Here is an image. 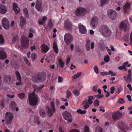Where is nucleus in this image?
<instances>
[{
	"label": "nucleus",
	"instance_id": "nucleus-1",
	"mask_svg": "<svg viewBox=\"0 0 132 132\" xmlns=\"http://www.w3.org/2000/svg\"><path fill=\"white\" fill-rule=\"evenodd\" d=\"M46 73L44 72H39L33 77V81L37 83L42 82L46 79Z\"/></svg>",
	"mask_w": 132,
	"mask_h": 132
},
{
	"label": "nucleus",
	"instance_id": "nucleus-2",
	"mask_svg": "<svg viewBox=\"0 0 132 132\" xmlns=\"http://www.w3.org/2000/svg\"><path fill=\"white\" fill-rule=\"evenodd\" d=\"M36 89H34V92L32 93H30L28 95V99L30 105L32 106H35L38 102V96L35 95V92Z\"/></svg>",
	"mask_w": 132,
	"mask_h": 132
},
{
	"label": "nucleus",
	"instance_id": "nucleus-3",
	"mask_svg": "<svg viewBox=\"0 0 132 132\" xmlns=\"http://www.w3.org/2000/svg\"><path fill=\"white\" fill-rule=\"evenodd\" d=\"M99 31L104 37H108L111 35V32L108 27L106 25H103L100 27Z\"/></svg>",
	"mask_w": 132,
	"mask_h": 132
},
{
	"label": "nucleus",
	"instance_id": "nucleus-4",
	"mask_svg": "<svg viewBox=\"0 0 132 132\" xmlns=\"http://www.w3.org/2000/svg\"><path fill=\"white\" fill-rule=\"evenodd\" d=\"M64 39L66 45H68L72 41L73 39V37L70 33H67L64 36Z\"/></svg>",
	"mask_w": 132,
	"mask_h": 132
},
{
	"label": "nucleus",
	"instance_id": "nucleus-5",
	"mask_svg": "<svg viewBox=\"0 0 132 132\" xmlns=\"http://www.w3.org/2000/svg\"><path fill=\"white\" fill-rule=\"evenodd\" d=\"M107 14L109 16L112 20H114L117 17V13L114 10L109 9L108 11Z\"/></svg>",
	"mask_w": 132,
	"mask_h": 132
},
{
	"label": "nucleus",
	"instance_id": "nucleus-6",
	"mask_svg": "<svg viewBox=\"0 0 132 132\" xmlns=\"http://www.w3.org/2000/svg\"><path fill=\"white\" fill-rule=\"evenodd\" d=\"M5 115L6 120L7 124H10L14 117L13 114L10 112H7L6 113Z\"/></svg>",
	"mask_w": 132,
	"mask_h": 132
},
{
	"label": "nucleus",
	"instance_id": "nucleus-7",
	"mask_svg": "<svg viewBox=\"0 0 132 132\" xmlns=\"http://www.w3.org/2000/svg\"><path fill=\"white\" fill-rule=\"evenodd\" d=\"M29 41L27 38H23L21 39V46L24 49H27L28 47Z\"/></svg>",
	"mask_w": 132,
	"mask_h": 132
},
{
	"label": "nucleus",
	"instance_id": "nucleus-8",
	"mask_svg": "<svg viewBox=\"0 0 132 132\" xmlns=\"http://www.w3.org/2000/svg\"><path fill=\"white\" fill-rule=\"evenodd\" d=\"M98 22V19L96 16L93 17L91 19L90 26L93 29L95 28L97 26Z\"/></svg>",
	"mask_w": 132,
	"mask_h": 132
},
{
	"label": "nucleus",
	"instance_id": "nucleus-9",
	"mask_svg": "<svg viewBox=\"0 0 132 132\" xmlns=\"http://www.w3.org/2000/svg\"><path fill=\"white\" fill-rule=\"evenodd\" d=\"M51 108H49L47 112L50 116H52L55 112V109L54 103L52 102L51 103Z\"/></svg>",
	"mask_w": 132,
	"mask_h": 132
},
{
	"label": "nucleus",
	"instance_id": "nucleus-10",
	"mask_svg": "<svg viewBox=\"0 0 132 132\" xmlns=\"http://www.w3.org/2000/svg\"><path fill=\"white\" fill-rule=\"evenodd\" d=\"M2 23L3 27L5 29H8L10 27L9 23L7 18H3L2 20Z\"/></svg>",
	"mask_w": 132,
	"mask_h": 132
},
{
	"label": "nucleus",
	"instance_id": "nucleus-11",
	"mask_svg": "<svg viewBox=\"0 0 132 132\" xmlns=\"http://www.w3.org/2000/svg\"><path fill=\"white\" fill-rule=\"evenodd\" d=\"M64 26L65 28L69 30H71L72 28V25L69 20L67 19L64 22Z\"/></svg>",
	"mask_w": 132,
	"mask_h": 132
},
{
	"label": "nucleus",
	"instance_id": "nucleus-12",
	"mask_svg": "<svg viewBox=\"0 0 132 132\" xmlns=\"http://www.w3.org/2000/svg\"><path fill=\"white\" fill-rule=\"evenodd\" d=\"M121 113L119 112H114L112 114V119L114 120L120 118Z\"/></svg>",
	"mask_w": 132,
	"mask_h": 132
},
{
	"label": "nucleus",
	"instance_id": "nucleus-13",
	"mask_svg": "<svg viewBox=\"0 0 132 132\" xmlns=\"http://www.w3.org/2000/svg\"><path fill=\"white\" fill-rule=\"evenodd\" d=\"M79 29L80 32L82 34H85L87 32L85 27L81 23L79 25Z\"/></svg>",
	"mask_w": 132,
	"mask_h": 132
},
{
	"label": "nucleus",
	"instance_id": "nucleus-14",
	"mask_svg": "<svg viewBox=\"0 0 132 132\" xmlns=\"http://www.w3.org/2000/svg\"><path fill=\"white\" fill-rule=\"evenodd\" d=\"M63 118L65 120H68L69 118H71V113L67 111H65L63 113Z\"/></svg>",
	"mask_w": 132,
	"mask_h": 132
},
{
	"label": "nucleus",
	"instance_id": "nucleus-15",
	"mask_svg": "<svg viewBox=\"0 0 132 132\" xmlns=\"http://www.w3.org/2000/svg\"><path fill=\"white\" fill-rule=\"evenodd\" d=\"M42 3L39 0H37L36 4V8L39 11H42L43 9L42 7Z\"/></svg>",
	"mask_w": 132,
	"mask_h": 132
},
{
	"label": "nucleus",
	"instance_id": "nucleus-16",
	"mask_svg": "<svg viewBox=\"0 0 132 132\" xmlns=\"http://www.w3.org/2000/svg\"><path fill=\"white\" fill-rule=\"evenodd\" d=\"M130 3L127 2L124 5L123 7V9L125 13H127L128 11L130 9Z\"/></svg>",
	"mask_w": 132,
	"mask_h": 132
},
{
	"label": "nucleus",
	"instance_id": "nucleus-17",
	"mask_svg": "<svg viewBox=\"0 0 132 132\" xmlns=\"http://www.w3.org/2000/svg\"><path fill=\"white\" fill-rule=\"evenodd\" d=\"M42 51L45 53H47L50 49L48 46L45 44H43L41 47Z\"/></svg>",
	"mask_w": 132,
	"mask_h": 132
},
{
	"label": "nucleus",
	"instance_id": "nucleus-18",
	"mask_svg": "<svg viewBox=\"0 0 132 132\" xmlns=\"http://www.w3.org/2000/svg\"><path fill=\"white\" fill-rule=\"evenodd\" d=\"M85 10L82 7H79L77 9L76 11V14L77 16H79L85 12Z\"/></svg>",
	"mask_w": 132,
	"mask_h": 132
},
{
	"label": "nucleus",
	"instance_id": "nucleus-19",
	"mask_svg": "<svg viewBox=\"0 0 132 132\" xmlns=\"http://www.w3.org/2000/svg\"><path fill=\"white\" fill-rule=\"evenodd\" d=\"M126 65H127V67H129L131 66V64L130 63H129V62L128 61H126L124 63L122 66L119 67L118 69L120 70L125 69L126 68Z\"/></svg>",
	"mask_w": 132,
	"mask_h": 132
},
{
	"label": "nucleus",
	"instance_id": "nucleus-20",
	"mask_svg": "<svg viewBox=\"0 0 132 132\" xmlns=\"http://www.w3.org/2000/svg\"><path fill=\"white\" fill-rule=\"evenodd\" d=\"M7 11V7L5 6L2 5L0 6V13L2 14H5Z\"/></svg>",
	"mask_w": 132,
	"mask_h": 132
},
{
	"label": "nucleus",
	"instance_id": "nucleus-21",
	"mask_svg": "<svg viewBox=\"0 0 132 132\" xmlns=\"http://www.w3.org/2000/svg\"><path fill=\"white\" fill-rule=\"evenodd\" d=\"M13 10L16 14L19 13L20 12V9L18 6L15 3H13Z\"/></svg>",
	"mask_w": 132,
	"mask_h": 132
},
{
	"label": "nucleus",
	"instance_id": "nucleus-22",
	"mask_svg": "<svg viewBox=\"0 0 132 132\" xmlns=\"http://www.w3.org/2000/svg\"><path fill=\"white\" fill-rule=\"evenodd\" d=\"M7 58V55L5 52L3 51L0 50V59H4Z\"/></svg>",
	"mask_w": 132,
	"mask_h": 132
},
{
	"label": "nucleus",
	"instance_id": "nucleus-23",
	"mask_svg": "<svg viewBox=\"0 0 132 132\" xmlns=\"http://www.w3.org/2000/svg\"><path fill=\"white\" fill-rule=\"evenodd\" d=\"M120 28L121 29H123L124 31H126L127 26L126 24L124 23L123 22H121L119 26Z\"/></svg>",
	"mask_w": 132,
	"mask_h": 132
},
{
	"label": "nucleus",
	"instance_id": "nucleus-24",
	"mask_svg": "<svg viewBox=\"0 0 132 132\" xmlns=\"http://www.w3.org/2000/svg\"><path fill=\"white\" fill-rule=\"evenodd\" d=\"M53 48L56 54L59 52V49L57 43L54 42L53 44Z\"/></svg>",
	"mask_w": 132,
	"mask_h": 132
},
{
	"label": "nucleus",
	"instance_id": "nucleus-25",
	"mask_svg": "<svg viewBox=\"0 0 132 132\" xmlns=\"http://www.w3.org/2000/svg\"><path fill=\"white\" fill-rule=\"evenodd\" d=\"M26 20L25 18L23 16L21 17L20 19V26L22 27L25 24Z\"/></svg>",
	"mask_w": 132,
	"mask_h": 132
},
{
	"label": "nucleus",
	"instance_id": "nucleus-26",
	"mask_svg": "<svg viewBox=\"0 0 132 132\" xmlns=\"http://www.w3.org/2000/svg\"><path fill=\"white\" fill-rule=\"evenodd\" d=\"M88 99L87 101L89 105L92 104L93 102L92 100H93L95 99V97L92 96H89L88 97Z\"/></svg>",
	"mask_w": 132,
	"mask_h": 132
},
{
	"label": "nucleus",
	"instance_id": "nucleus-27",
	"mask_svg": "<svg viewBox=\"0 0 132 132\" xmlns=\"http://www.w3.org/2000/svg\"><path fill=\"white\" fill-rule=\"evenodd\" d=\"M15 73L16 75V77L17 80L21 82L22 81V79L21 76V75L19 72L16 71H15Z\"/></svg>",
	"mask_w": 132,
	"mask_h": 132
},
{
	"label": "nucleus",
	"instance_id": "nucleus-28",
	"mask_svg": "<svg viewBox=\"0 0 132 132\" xmlns=\"http://www.w3.org/2000/svg\"><path fill=\"white\" fill-rule=\"evenodd\" d=\"M16 104L14 101H12L10 104V107L11 109L12 110L15 109V107L16 106Z\"/></svg>",
	"mask_w": 132,
	"mask_h": 132
},
{
	"label": "nucleus",
	"instance_id": "nucleus-29",
	"mask_svg": "<svg viewBox=\"0 0 132 132\" xmlns=\"http://www.w3.org/2000/svg\"><path fill=\"white\" fill-rule=\"evenodd\" d=\"M132 78L131 76V74H128L127 78L125 79V81L127 82H130L132 80Z\"/></svg>",
	"mask_w": 132,
	"mask_h": 132
},
{
	"label": "nucleus",
	"instance_id": "nucleus-30",
	"mask_svg": "<svg viewBox=\"0 0 132 132\" xmlns=\"http://www.w3.org/2000/svg\"><path fill=\"white\" fill-rule=\"evenodd\" d=\"M24 16L27 18H29V16L28 13V10L27 8H25L23 9Z\"/></svg>",
	"mask_w": 132,
	"mask_h": 132
},
{
	"label": "nucleus",
	"instance_id": "nucleus-31",
	"mask_svg": "<svg viewBox=\"0 0 132 132\" xmlns=\"http://www.w3.org/2000/svg\"><path fill=\"white\" fill-rule=\"evenodd\" d=\"M85 46L86 50L88 51L90 50V41L88 40L87 41L85 44Z\"/></svg>",
	"mask_w": 132,
	"mask_h": 132
},
{
	"label": "nucleus",
	"instance_id": "nucleus-32",
	"mask_svg": "<svg viewBox=\"0 0 132 132\" xmlns=\"http://www.w3.org/2000/svg\"><path fill=\"white\" fill-rule=\"evenodd\" d=\"M81 72H78L77 74L75 75L72 76V78L74 79H75L79 77L81 74Z\"/></svg>",
	"mask_w": 132,
	"mask_h": 132
},
{
	"label": "nucleus",
	"instance_id": "nucleus-33",
	"mask_svg": "<svg viewBox=\"0 0 132 132\" xmlns=\"http://www.w3.org/2000/svg\"><path fill=\"white\" fill-rule=\"evenodd\" d=\"M34 122L38 125H39L40 123V121L38 117H35L34 119Z\"/></svg>",
	"mask_w": 132,
	"mask_h": 132
},
{
	"label": "nucleus",
	"instance_id": "nucleus-34",
	"mask_svg": "<svg viewBox=\"0 0 132 132\" xmlns=\"http://www.w3.org/2000/svg\"><path fill=\"white\" fill-rule=\"evenodd\" d=\"M25 95L23 93H19L18 94V96L19 98L21 99H22L24 98Z\"/></svg>",
	"mask_w": 132,
	"mask_h": 132
},
{
	"label": "nucleus",
	"instance_id": "nucleus-35",
	"mask_svg": "<svg viewBox=\"0 0 132 132\" xmlns=\"http://www.w3.org/2000/svg\"><path fill=\"white\" fill-rule=\"evenodd\" d=\"M77 112L81 114H84L86 112V111L85 110H82L81 109H79L77 110Z\"/></svg>",
	"mask_w": 132,
	"mask_h": 132
},
{
	"label": "nucleus",
	"instance_id": "nucleus-36",
	"mask_svg": "<svg viewBox=\"0 0 132 132\" xmlns=\"http://www.w3.org/2000/svg\"><path fill=\"white\" fill-rule=\"evenodd\" d=\"M4 42V39L2 35H0V44H2Z\"/></svg>",
	"mask_w": 132,
	"mask_h": 132
},
{
	"label": "nucleus",
	"instance_id": "nucleus-37",
	"mask_svg": "<svg viewBox=\"0 0 132 132\" xmlns=\"http://www.w3.org/2000/svg\"><path fill=\"white\" fill-rule=\"evenodd\" d=\"M59 64L60 67L63 68L64 66V63L62 60L61 59H60L59 60Z\"/></svg>",
	"mask_w": 132,
	"mask_h": 132
},
{
	"label": "nucleus",
	"instance_id": "nucleus-38",
	"mask_svg": "<svg viewBox=\"0 0 132 132\" xmlns=\"http://www.w3.org/2000/svg\"><path fill=\"white\" fill-rule=\"evenodd\" d=\"M73 93L76 96H78L80 94L79 90L77 89L74 90L73 91Z\"/></svg>",
	"mask_w": 132,
	"mask_h": 132
},
{
	"label": "nucleus",
	"instance_id": "nucleus-39",
	"mask_svg": "<svg viewBox=\"0 0 132 132\" xmlns=\"http://www.w3.org/2000/svg\"><path fill=\"white\" fill-rule=\"evenodd\" d=\"M104 62L106 63L108 62L109 61L110 57L109 55H107L104 56Z\"/></svg>",
	"mask_w": 132,
	"mask_h": 132
},
{
	"label": "nucleus",
	"instance_id": "nucleus-40",
	"mask_svg": "<svg viewBox=\"0 0 132 132\" xmlns=\"http://www.w3.org/2000/svg\"><path fill=\"white\" fill-rule=\"evenodd\" d=\"M36 57V56L35 53H33L31 55V58L32 61H35V59Z\"/></svg>",
	"mask_w": 132,
	"mask_h": 132
},
{
	"label": "nucleus",
	"instance_id": "nucleus-41",
	"mask_svg": "<svg viewBox=\"0 0 132 132\" xmlns=\"http://www.w3.org/2000/svg\"><path fill=\"white\" fill-rule=\"evenodd\" d=\"M117 102L119 104H122L124 103L125 102L123 98H120L118 100Z\"/></svg>",
	"mask_w": 132,
	"mask_h": 132
},
{
	"label": "nucleus",
	"instance_id": "nucleus-42",
	"mask_svg": "<svg viewBox=\"0 0 132 132\" xmlns=\"http://www.w3.org/2000/svg\"><path fill=\"white\" fill-rule=\"evenodd\" d=\"M99 101L98 100H95L93 104L95 106H97L99 105Z\"/></svg>",
	"mask_w": 132,
	"mask_h": 132
},
{
	"label": "nucleus",
	"instance_id": "nucleus-43",
	"mask_svg": "<svg viewBox=\"0 0 132 132\" xmlns=\"http://www.w3.org/2000/svg\"><path fill=\"white\" fill-rule=\"evenodd\" d=\"M48 24L50 28H51L53 27V24L51 20H50L48 22Z\"/></svg>",
	"mask_w": 132,
	"mask_h": 132
},
{
	"label": "nucleus",
	"instance_id": "nucleus-44",
	"mask_svg": "<svg viewBox=\"0 0 132 132\" xmlns=\"http://www.w3.org/2000/svg\"><path fill=\"white\" fill-rule=\"evenodd\" d=\"M71 95V93L70 90H68L67 92V96L66 98H69Z\"/></svg>",
	"mask_w": 132,
	"mask_h": 132
},
{
	"label": "nucleus",
	"instance_id": "nucleus-45",
	"mask_svg": "<svg viewBox=\"0 0 132 132\" xmlns=\"http://www.w3.org/2000/svg\"><path fill=\"white\" fill-rule=\"evenodd\" d=\"M40 114L42 118H44L45 116V112L43 111H39Z\"/></svg>",
	"mask_w": 132,
	"mask_h": 132
},
{
	"label": "nucleus",
	"instance_id": "nucleus-46",
	"mask_svg": "<svg viewBox=\"0 0 132 132\" xmlns=\"http://www.w3.org/2000/svg\"><path fill=\"white\" fill-rule=\"evenodd\" d=\"M24 60L26 63L29 66L31 67V63L28 61V60L26 58H24Z\"/></svg>",
	"mask_w": 132,
	"mask_h": 132
},
{
	"label": "nucleus",
	"instance_id": "nucleus-47",
	"mask_svg": "<svg viewBox=\"0 0 132 132\" xmlns=\"http://www.w3.org/2000/svg\"><path fill=\"white\" fill-rule=\"evenodd\" d=\"M108 1V0H101V4L102 6L106 3Z\"/></svg>",
	"mask_w": 132,
	"mask_h": 132
},
{
	"label": "nucleus",
	"instance_id": "nucleus-48",
	"mask_svg": "<svg viewBox=\"0 0 132 132\" xmlns=\"http://www.w3.org/2000/svg\"><path fill=\"white\" fill-rule=\"evenodd\" d=\"M103 96V95L102 94H98L96 95H95L94 97L95 98V97H96L97 98L101 99Z\"/></svg>",
	"mask_w": 132,
	"mask_h": 132
},
{
	"label": "nucleus",
	"instance_id": "nucleus-49",
	"mask_svg": "<svg viewBox=\"0 0 132 132\" xmlns=\"http://www.w3.org/2000/svg\"><path fill=\"white\" fill-rule=\"evenodd\" d=\"M5 79L7 81H10L11 80V78L9 76H6L5 77Z\"/></svg>",
	"mask_w": 132,
	"mask_h": 132
},
{
	"label": "nucleus",
	"instance_id": "nucleus-50",
	"mask_svg": "<svg viewBox=\"0 0 132 132\" xmlns=\"http://www.w3.org/2000/svg\"><path fill=\"white\" fill-rule=\"evenodd\" d=\"M13 67L15 69H18L19 68V65H18L16 63H14L13 64Z\"/></svg>",
	"mask_w": 132,
	"mask_h": 132
},
{
	"label": "nucleus",
	"instance_id": "nucleus-51",
	"mask_svg": "<svg viewBox=\"0 0 132 132\" xmlns=\"http://www.w3.org/2000/svg\"><path fill=\"white\" fill-rule=\"evenodd\" d=\"M115 90V88L114 86H113L110 88V93L113 94L114 93V91Z\"/></svg>",
	"mask_w": 132,
	"mask_h": 132
},
{
	"label": "nucleus",
	"instance_id": "nucleus-52",
	"mask_svg": "<svg viewBox=\"0 0 132 132\" xmlns=\"http://www.w3.org/2000/svg\"><path fill=\"white\" fill-rule=\"evenodd\" d=\"M94 70L95 72L96 73H99L98 71V67L96 66H95L94 68Z\"/></svg>",
	"mask_w": 132,
	"mask_h": 132
},
{
	"label": "nucleus",
	"instance_id": "nucleus-53",
	"mask_svg": "<svg viewBox=\"0 0 132 132\" xmlns=\"http://www.w3.org/2000/svg\"><path fill=\"white\" fill-rule=\"evenodd\" d=\"M58 82H61L63 81V78L62 77H61L60 76H59L58 77Z\"/></svg>",
	"mask_w": 132,
	"mask_h": 132
},
{
	"label": "nucleus",
	"instance_id": "nucleus-54",
	"mask_svg": "<svg viewBox=\"0 0 132 132\" xmlns=\"http://www.w3.org/2000/svg\"><path fill=\"white\" fill-rule=\"evenodd\" d=\"M100 74L102 76L109 75L108 72H101Z\"/></svg>",
	"mask_w": 132,
	"mask_h": 132
},
{
	"label": "nucleus",
	"instance_id": "nucleus-55",
	"mask_svg": "<svg viewBox=\"0 0 132 132\" xmlns=\"http://www.w3.org/2000/svg\"><path fill=\"white\" fill-rule=\"evenodd\" d=\"M85 132H89V129L88 127L87 126H86L85 128Z\"/></svg>",
	"mask_w": 132,
	"mask_h": 132
},
{
	"label": "nucleus",
	"instance_id": "nucleus-56",
	"mask_svg": "<svg viewBox=\"0 0 132 132\" xmlns=\"http://www.w3.org/2000/svg\"><path fill=\"white\" fill-rule=\"evenodd\" d=\"M120 123H119L118 124L119 127L121 129V130H122L123 129V123L122 122H121L120 123L121 125V126L120 125Z\"/></svg>",
	"mask_w": 132,
	"mask_h": 132
},
{
	"label": "nucleus",
	"instance_id": "nucleus-57",
	"mask_svg": "<svg viewBox=\"0 0 132 132\" xmlns=\"http://www.w3.org/2000/svg\"><path fill=\"white\" fill-rule=\"evenodd\" d=\"M98 86L97 85H95L93 87V90L94 92H96Z\"/></svg>",
	"mask_w": 132,
	"mask_h": 132
},
{
	"label": "nucleus",
	"instance_id": "nucleus-58",
	"mask_svg": "<svg viewBox=\"0 0 132 132\" xmlns=\"http://www.w3.org/2000/svg\"><path fill=\"white\" fill-rule=\"evenodd\" d=\"M108 73L109 74V75L111 74L112 76H115L116 75V73H114L113 71L111 70H109V71Z\"/></svg>",
	"mask_w": 132,
	"mask_h": 132
},
{
	"label": "nucleus",
	"instance_id": "nucleus-59",
	"mask_svg": "<svg viewBox=\"0 0 132 132\" xmlns=\"http://www.w3.org/2000/svg\"><path fill=\"white\" fill-rule=\"evenodd\" d=\"M117 3H118V5L119 6H118L117 8H116L115 9L116 10H118V11H119L120 10V3L119 2H117Z\"/></svg>",
	"mask_w": 132,
	"mask_h": 132
},
{
	"label": "nucleus",
	"instance_id": "nucleus-60",
	"mask_svg": "<svg viewBox=\"0 0 132 132\" xmlns=\"http://www.w3.org/2000/svg\"><path fill=\"white\" fill-rule=\"evenodd\" d=\"M69 132H80L79 131L78 129H72L70 130Z\"/></svg>",
	"mask_w": 132,
	"mask_h": 132
},
{
	"label": "nucleus",
	"instance_id": "nucleus-61",
	"mask_svg": "<svg viewBox=\"0 0 132 132\" xmlns=\"http://www.w3.org/2000/svg\"><path fill=\"white\" fill-rule=\"evenodd\" d=\"M127 97L128 98L129 101L130 102H131L132 101L131 96L130 95H127Z\"/></svg>",
	"mask_w": 132,
	"mask_h": 132
},
{
	"label": "nucleus",
	"instance_id": "nucleus-62",
	"mask_svg": "<svg viewBox=\"0 0 132 132\" xmlns=\"http://www.w3.org/2000/svg\"><path fill=\"white\" fill-rule=\"evenodd\" d=\"M130 45L132 46V33H131L130 35Z\"/></svg>",
	"mask_w": 132,
	"mask_h": 132
},
{
	"label": "nucleus",
	"instance_id": "nucleus-63",
	"mask_svg": "<svg viewBox=\"0 0 132 132\" xmlns=\"http://www.w3.org/2000/svg\"><path fill=\"white\" fill-rule=\"evenodd\" d=\"M127 87H128L129 90L130 91L132 90V87L131 86V85L130 84H128L127 85Z\"/></svg>",
	"mask_w": 132,
	"mask_h": 132
},
{
	"label": "nucleus",
	"instance_id": "nucleus-64",
	"mask_svg": "<svg viewBox=\"0 0 132 132\" xmlns=\"http://www.w3.org/2000/svg\"><path fill=\"white\" fill-rule=\"evenodd\" d=\"M90 105L88 104L83 105L84 106V109H87L89 106Z\"/></svg>",
	"mask_w": 132,
	"mask_h": 132
}]
</instances>
